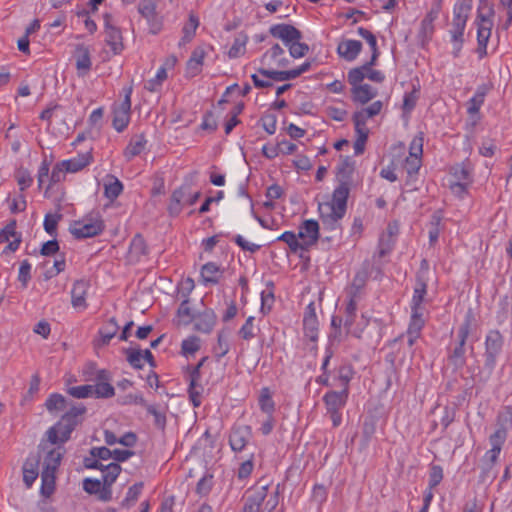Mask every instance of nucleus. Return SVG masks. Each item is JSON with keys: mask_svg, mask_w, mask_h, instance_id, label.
I'll use <instances>...</instances> for the list:
<instances>
[{"mask_svg": "<svg viewBox=\"0 0 512 512\" xmlns=\"http://www.w3.org/2000/svg\"><path fill=\"white\" fill-rule=\"evenodd\" d=\"M348 196V185L341 183L334 189L330 200L319 204L318 210L325 229L329 231L340 229V220L346 213Z\"/></svg>", "mask_w": 512, "mask_h": 512, "instance_id": "1", "label": "nucleus"}, {"mask_svg": "<svg viewBox=\"0 0 512 512\" xmlns=\"http://www.w3.org/2000/svg\"><path fill=\"white\" fill-rule=\"evenodd\" d=\"M348 395L349 389H340L339 391L330 390L323 396L327 413L334 427H338L342 422L341 410L346 405Z\"/></svg>", "mask_w": 512, "mask_h": 512, "instance_id": "5", "label": "nucleus"}, {"mask_svg": "<svg viewBox=\"0 0 512 512\" xmlns=\"http://www.w3.org/2000/svg\"><path fill=\"white\" fill-rule=\"evenodd\" d=\"M258 403L261 411L266 415H273L275 411V402L269 388L264 387L260 390Z\"/></svg>", "mask_w": 512, "mask_h": 512, "instance_id": "44", "label": "nucleus"}, {"mask_svg": "<svg viewBox=\"0 0 512 512\" xmlns=\"http://www.w3.org/2000/svg\"><path fill=\"white\" fill-rule=\"evenodd\" d=\"M60 219L61 216L59 214H47L43 223L45 231L50 235H54Z\"/></svg>", "mask_w": 512, "mask_h": 512, "instance_id": "61", "label": "nucleus"}, {"mask_svg": "<svg viewBox=\"0 0 512 512\" xmlns=\"http://www.w3.org/2000/svg\"><path fill=\"white\" fill-rule=\"evenodd\" d=\"M89 285L86 281L79 280L73 284L71 290V304L74 309L83 311L87 308L86 296Z\"/></svg>", "mask_w": 512, "mask_h": 512, "instance_id": "28", "label": "nucleus"}, {"mask_svg": "<svg viewBox=\"0 0 512 512\" xmlns=\"http://www.w3.org/2000/svg\"><path fill=\"white\" fill-rule=\"evenodd\" d=\"M7 243L5 251L15 252L21 243V236L16 232V222L12 221L0 230V244Z\"/></svg>", "mask_w": 512, "mask_h": 512, "instance_id": "25", "label": "nucleus"}, {"mask_svg": "<svg viewBox=\"0 0 512 512\" xmlns=\"http://www.w3.org/2000/svg\"><path fill=\"white\" fill-rule=\"evenodd\" d=\"M55 489V474L41 472V494L44 497H50Z\"/></svg>", "mask_w": 512, "mask_h": 512, "instance_id": "48", "label": "nucleus"}, {"mask_svg": "<svg viewBox=\"0 0 512 512\" xmlns=\"http://www.w3.org/2000/svg\"><path fill=\"white\" fill-rule=\"evenodd\" d=\"M357 32H358L359 36H361L363 39L366 40V42L368 43V45L371 48V51L373 54V60H376L377 57L379 56L376 37L372 34V32H370L369 30H367L363 27H359Z\"/></svg>", "mask_w": 512, "mask_h": 512, "instance_id": "52", "label": "nucleus"}, {"mask_svg": "<svg viewBox=\"0 0 512 512\" xmlns=\"http://www.w3.org/2000/svg\"><path fill=\"white\" fill-rule=\"evenodd\" d=\"M286 47H288L290 55L293 58L304 57L309 50L308 45L305 43H301L300 40H295L292 43L288 44Z\"/></svg>", "mask_w": 512, "mask_h": 512, "instance_id": "58", "label": "nucleus"}, {"mask_svg": "<svg viewBox=\"0 0 512 512\" xmlns=\"http://www.w3.org/2000/svg\"><path fill=\"white\" fill-rule=\"evenodd\" d=\"M73 57L75 59L77 75L80 77L86 76L92 66L89 49L84 45H78L75 49Z\"/></svg>", "mask_w": 512, "mask_h": 512, "instance_id": "27", "label": "nucleus"}, {"mask_svg": "<svg viewBox=\"0 0 512 512\" xmlns=\"http://www.w3.org/2000/svg\"><path fill=\"white\" fill-rule=\"evenodd\" d=\"M85 408L82 406H73L67 411L61 419H66V422L73 423V426L77 425V418L82 415Z\"/></svg>", "mask_w": 512, "mask_h": 512, "instance_id": "63", "label": "nucleus"}, {"mask_svg": "<svg viewBox=\"0 0 512 512\" xmlns=\"http://www.w3.org/2000/svg\"><path fill=\"white\" fill-rule=\"evenodd\" d=\"M123 91L124 99L120 103H115L113 106L112 124L114 129L118 132H122L127 128L131 114L132 87H126Z\"/></svg>", "mask_w": 512, "mask_h": 512, "instance_id": "8", "label": "nucleus"}, {"mask_svg": "<svg viewBox=\"0 0 512 512\" xmlns=\"http://www.w3.org/2000/svg\"><path fill=\"white\" fill-rule=\"evenodd\" d=\"M469 335V323H465L462 325L458 331V336L460 338L459 345L454 349L452 358L455 360L456 364L462 365L464 363V354L465 349L464 345L466 339Z\"/></svg>", "mask_w": 512, "mask_h": 512, "instance_id": "40", "label": "nucleus"}, {"mask_svg": "<svg viewBox=\"0 0 512 512\" xmlns=\"http://www.w3.org/2000/svg\"><path fill=\"white\" fill-rule=\"evenodd\" d=\"M271 34L278 39H281L285 46L295 40L301 39V33L293 26L286 24L275 25L270 30Z\"/></svg>", "mask_w": 512, "mask_h": 512, "instance_id": "33", "label": "nucleus"}, {"mask_svg": "<svg viewBox=\"0 0 512 512\" xmlns=\"http://www.w3.org/2000/svg\"><path fill=\"white\" fill-rule=\"evenodd\" d=\"M31 277V264L24 260L19 267L18 280L22 283L24 287L27 286L28 281Z\"/></svg>", "mask_w": 512, "mask_h": 512, "instance_id": "64", "label": "nucleus"}, {"mask_svg": "<svg viewBox=\"0 0 512 512\" xmlns=\"http://www.w3.org/2000/svg\"><path fill=\"white\" fill-rule=\"evenodd\" d=\"M251 435L252 431L250 426L239 425L233 427L229 437L231 449L235 452H241L244 450L251 439Z\"/></svg>", "mask_w": 512, "mask_h": 512, "instance_id": "19", "label": "nucleus"}, {"mask_svg": "<svg viewBox=\"0 0 512 512\" xmlns=\"http://www.w3.org/2000/svg\"><path fill=\"white\" fill-rule=\"evenodd\" d=\"M369 119L370 117H368L361 109L353 113L352 120L356 134L353 148L356 155L364 152L365 144L369 136V129L367 127Z\"/></svg>", "mask_w": 512, "mask_h": 512, "instance_id": "11", "label": "nucleus"}, {"mask_svg": "<svg viewBox=\"0 0 512 512\" xmlns=\"http://www.w3.org/2000/svg\"><path fill=\"white\" fill-rule=\"evenodd\" d=\"M311 63L309 61L304 62L300 66L295 69L287 70V71H278L273 69H261L260 73L265 76L272 78L275 81H287L291 79H295L300 76L302 73L308 71L310 69Z\"/></svg>", "mask_w": 512, "mask_h": 512, "instance_id": "21", "label": "nucleus"}, {"mask_svg": "<svg viewBox=\"0 0 512 512\" xmlns=\"http://www.w3.org/2000/svg\"><path fill=\"white\" fill-rule=\"evenodd\" d=\"M319 229V223L316 220L306 219L299 225L297 233L285 231L277 237V240L285 242L293 253L307 251L317 243Z\"/></svg>", "mask_w": 512, "mask_h": 512, "instance_id": "2", "label": "nucleus"}, {"mask_svg": "<svg viewBox=\"0 0 512 512\" xmlns=\"http://www.w3.org/2000/svg\"><path fill=\"white\" fill-rule=\"evenodd\" d=\"M130 254L132 257L139 258L146 254V244L142 236L136 235L130 243Z\"/></svg>", "mask_w": 512, "mask_h": 512, "instance_id": "51", "label": "nucleus"}, {"mask_svg": "<svg viewBox=\"0 0 512 512\" xmlns=\"http://www.w3.org/2000/svg\"><path fill=\"white\" fill-rule=\"evenodd\" d=\"M200 349V339L197 336H189L181 343V352L188 357L194 355Z\"/></svg>", "mask_w": 512, "mask_h": 512, "instance_id": "49", "label": "nucleus"}, {"mask_svg": "<svg viewBox=\"0 0 512 512\" xmlns=\"http://www.w3.org/2000/svg\"><path fill=\"white\" fill-rule=\"evenodd\" d=\"M224 274V268L214 262H208L201 268V280L204 285L217 284Z\"/></svg>", "mask_w": 512, "mask_h": 512, "instance_id": "34", "label": "nucleus"}, {"mask_svg": "<svg viewBox=\"0 0 512 512\" xmlns=\"http://www.w3.org/2000/svg\"><path fill=\"white\" fill-rule=\"evenodd\" d=\"M361 288V283L357 284V278L354 279L352 285L348 288L347 293L350 297L349 302L346 305L345 312L346 317L344 321V325L347 330L352 326L354 322L355 313L357 310L356 296Z\"/></svg>", "mask_w": 512, "mask_h": 512, "instance_id": "30", "label": "nucleus"}, {"mask_svg": "<svg viewBox=\"0 0 512 512\" xmlns=\"http://www.w3.org/2000/svg\"><path fill=\"white\" fill-rule=\"evenodd\" d=\"M499 11L504 13V16L499 15V24L508 29L512 23V0H499Z\"/></svg>", "mask_w": 512, "mask_h": 512, "instance_id": "46", "label": "nucleus"}, {"mask_svg": "<svg viewBox=\"0 0 512 512\" xmlns=\"http://www.w3.org/2000/svg\"><path fill=\"white\" fill-rule=\"evenodd\" d=\"M423 136L422 134H418L410 142L409 146V155L406 157L403 168L407 172L408 181H412L415 176L418 174V171L421 167L422 163V153H423Z\"/></svg>", "mask_w": 512, "mask_h": 512, "instance_id": "6", "label": "nucleus"}, {"mask_svg": "<svg viewBox=\"0 0 512 512\" xmlns=\"http://www.w3.org/2000/svg\"><path fill=\"white\" fill-rule=\"evenodd\" d=\"M486 96V88L479 87L474 96L467 103V112L470 115H474L479 112L481 106L484 103Z\"/></svg>", "mask_w": 512, "mask_h": 512, "instance_id": "45", "label": "nucleus"}, {"mask_svg": "<svg viewBox=\"0 0 512 512\" xmlns=\"http://www.w3.org/2000/svg\"><path fill=\"white\" fill-rule=\"evenodd\" d=\"M199 24V18L195 14L191 13L187 23L183 26V36L181 38L180 45H185L193 39Z\"/></svg>", "mask_w": 512, "mask_h": 512, "instance_id": "43", "label": "nucleus"}, {"mask_svg": "<svg viewBox=\"0 0 512 512\" xmlns=\"http://www.w3.org/2000/svg\"><path fill=\"white\" fill-rule=\"evenodd\" d=\"M441 11V0L435 2L421 21L420 35L422 38H430L434 32V22Z\"/></svg>", "mask_w": 512, "mask_h": 512, "instance_id": "29", "label": "nucleus"}, {"mask_svg": "<svg viewBox=\"0 0 512 512\" xmlns=\"http://www.w3.org/2000/svg\"><path fill=\"white\" fill-rule=\"evenodd\" d=\"M16 180H17V183H18V186H19L21 192L28 189L32 185V182H33L32 177L25 170H20L17 172Z\"/></svg>", "mask_w": 512, "mask_h": 512, "instance_id": "62", "label": "nucleus"}, {"mask_svg": "<svg viewBox=\"0 0 512 512\" xmlns=\"http://www.w3.org/2000/svg\"><path fill=\"white\" fill-rule=\"evenodd\" d=\"M68 393L75 398L93 397L92 385L75 386L68 389Z\"/></svg>", "mask_w": 512, "mask_h": 512, "instance_id": "60", "label": "nucleus"}, {"mask_svg": "<svg viewBox=\"0 0 512 512\" xmlns=\"http://www.w3.org/2000/svg\"><path fill=\"white\" fill-rule=\"evenodd\" d=\"M147 141L143 135L133 136L124 150V156L127 160L140 155L146 148Z\"/></svg>", "mask_w": 512, "mask_h": 512, "instance_id": "39", "label": "nucleus"}, {"mask_svg": "<svg viewBox=\"0 0 512 512\" xmlns=\"http://www.w3.org/2000/svg\"><path fill=\"white\" fill-rule=\"evenodd\" d=\"M352 98L354 102L366 104L377 96V90L369 84H351Z\"/></svg>", "mask_w": 512, "mask_h": 512, "instance_id": "35", "label": "nucleus"}, {"mask_svg": "<svg viewBox=\"0 0 512 512\" xmlns=\"http://www.w3.org/2000/svg\"><path fill=\"white\" fill-rule=\"evenodd\" d=\"M126 355L129 364L136 369L143 368L145 363L152 365L153 356L149 349L140 350L130 347L126 350Z\"/></svg>", "mask_w": 512, "mask_h": 512, "instance_id": "32", "label": "nucleus"}, {"mask_svg": "<svg viewBox=\"0 0 512 512\" xmlns=\"http://www.w3.org/2000/svg\"><path fill=\"white\" fill-rule=\"evenodd\" d=\"M104 229V224L99 216H89L75 221L70 226V232L76 238H89L100 234Z\"/></svg>", "mask_w": 512, "mask_h": 512, "instance_id": "9", "label": "nucleus"}, {"mask_svg": "<svg viewBox=\"0 0 512 512\" xmlns=\"http://www.w3.org/2000/svg\"><path fill=\"white\" fill-rule=\"evenodd\" d=\"M177 317L179 322L187 325L193 321L194 316L192 315L191 308L188 303V299L184 298L177 310Z\"/></svg>", "mask_w": 512, "mask_h": 512, "instance_id": "54", "label": "nucleus"}, {"mask_svg": "<svg viewBox=\"0 0 512 512\" xmlns=\"http://www.w3.org/2000/svg\"><path fill=\"white\" fill-rule=\"evenodd\" d=\"M263 67L284 68L289 64V60L285 57L284 49L279 45H273L267 50L260 59Z\"/></svg>", "mask_w": 512, "mask_h": 512, "instance_id": "17", "label": "nucleus"}, {"mask_svg": "<svg viewBox=\"0 0 512 512\" xmlns=\"http://www.w3.org/2000/svg\"><path fill=\"white\" fill-rule=\"evenodd\" d=\"M75 426L73 423L66 422V419H61L57 424L52 426L47 432V442L51 445H61L70 438V434Z\"/></svg>", "mask_w": 512, "mask_h": 512, "instance_id": "15", "label": "nucleus"}, {"mask_svg": "<svg viewBox=\"0 0 512 512\" xmlns=\"http://www.w3.org/2000/svg\"><path fill=\"white\" fill-rule=\"evenodd\" d=\"M254 320L253 316H249L240 328L239 335L244 340H250L255 336Z\"/></svg>", "mask_w": 512, "mask_h": 512, "instance_id": "59", "label": "nucleus"}, {"mask_svg": "<svg viewBox=\"0 0 512 512\" xmlns=\"http://www.w3.org/2000/svg\"><path fill=\"white\" fill-rule=\"evenodd\" d=\"M38 460L28 458L23 466V481L30 488L38 477Z\"/></svg>", "mask_w": 512, "mask_h": 512, "instance_id": "42", "label": "nucleus"}, {"mask_svg": "<svg viewBox=\"0 0 512 512\" xmlns=\"http://www.w3.org/2000/svg\"><path fill=\"white\" fill-rule=\"evenodd\" d=\"M470 12L460 11L453 8V19L451 23L450 36L453 43V55L459 56L462 49L463 36Z\"/></svg>", "mask_w": 512, "mask_h": 512, "instance_id": "10", "label": "nucleus"}, {"mask_svg": "<svg viewBox=\"0 0 512 512\" xmlns=\"http://www.w3.org/2000/svg\"><path fill=\"white\" fill-rule=\"evenodd\" d=\"M177 62V58L175 56H169L165 59L162 66H160L156 72L155 77L149 79L145 83V89L150 92H157L161 89L163 82L168 78V70L174 68Z\"/></svg>", "mask_w": 512, "mask_h": 512, "instance_id": "16", "label": "nucleus"}, {"mask_svg": "<svg viewBox=\"0 0 512 512\" xmlns=\"http://www.w3.org/2000/svg\"><path fill=\"white\" fill-rule=\"evenodd\" d=\"M92 394L96 398H111L114 396L115 390L110 383V376L106 370L97 373L96 383L92 385Z\"/></svg>", "mask_w": 512, "mask_h": 512, "instance_id": "22", "label": "nucleus"}, {"mask_svg": "<svg viewBox=\"0 0 512 512\" xmlns=\"http://www.w3.org/2000/svg\"><path fill=\"white\" fill-rule=\"evenodd\" d=\"M120 471L121 467L118 463L113 462L107 464L103 472V485L110 487L119 476Z\"/></svg>", "mask_w": 512, "mask_h": 512, "instance_id": "47", "label": "nucleus"}, {"mask_svg": "<svg viewBox=\"0 0 512 512\" xmlns=\"http://www.w3.org/2000/svg\"><path fill=\"white\" fill-rule=\"evenodd\" d=\"M41 454L42 472L55 474L64 454L63 446L44 443L41 445Z\"/></svg>", "mask_w": 512, "mask_h": 512, "instance_id": "13", "label": "nucleus"}, {"mask_svg": "<svg viewBox=\"0 0 512 512\" xmlns=\"http://www.w3.org/2000/svg\"><path fill=\"white\" fill-rule=\"evenodd\" d=\"M303 329L305 337H307L309 340L313 342L318 340L319 322L313 303H310L305 309L303 318Z\"/></svg>", "mask_w": 512, "mask_h": 512, "instance_id": "20", "label": "nucleus"}, {"mask_svg": "<svg viewBox=\"0 0 512 512\" xmlns=\"http://www.w3.org/2000/svg\"><path fill=\"white\" fill-rule=\"evenodd\" d=\"M485 346L486 365L492 369L503 346V337L500 332L497 330L490 331L486 336Z\"/></svg>", "mask_w": 512, "mask_h": 512, "instance_id": "14", "label": "nucleus"}, {"mask_svg": "<svg viewBox=\"0 0 512 512\" xmlns=\"http://www.w3.org/2000/svg\"><path fill=\"white\" fill-rule=\"evenodd\" d=\"M427 294V285L424 281L418 280L415 284L413 295L410 303H425Z\"/></svg>", "mask_w": 512, "mask_h": 512, "instance_id": "57", "label": "nucleus"}, {"mask_svg": "<svg viewBox=\"0 0 512 512\" xmlns=\"http://www.w3.org/2000/svg\"><path fill=\"white\" fill-rule=\"evenodd\" d=\"M376 60H373V55L371 56V60L359 67L353 68L348 72V81L350 84H359L365 78L370 81L381 83L385 79V75L379 71L372 68L375 64Z\"/></svg>", "mask_w": 512, "mask_h": 512, "instance_id": "12", "label": "nucleus"}, {"mask_svg": "<svg viewBox=\"0 0 512 512\" xmlns=\"http://www.w3.org/2000/svg\"><path fill=\"white\" fill-rule=\"evenodd\" d=\"M425 317L410 316V322L407 328L408 345L413 346L419 339L421 331L425 325Z\"/></svg>", "mask_w": 512, "mask_h": 512, "instance_id": "38", "label": "nucleus"}, {"mask_svg": "<svg viewBox=\"0 0 512 512\" xmlns=\"http://www.w3.org/2000/svg\"><path fill=\"white\" fill-rule=\"evenodd\" d=\"M267 497V488L260 487L250 493L245 501L242 512H260V507Z\"/></svg>", "mask_w": 512, "mask_h": 512, "instance_id": "36", "label": "nucleus"}, {"mask_svg": "<svg viewBox=\"0 0 512 512\" xmlns=\"http://www.w3.org/2000/svg\"><path fill=\"white\" fill-rule=\"evenodd\" d=\"M7 203L9 205V209L11 213L16 214L23 212L26 209V199L25 196L20 193L19 195L15 197H7Z\"/></svg>", "mask_w": 512, "mask_h": 512, "instance_id": "53", "label": "nucleus"}, {"mask_svg": "<svg viewBox=\"0 0 512 512\" xmlns=\"http://www.w3.org/2000/svg\"><path fill=\"white\" fill-rule=\"evenodd\" d=\"M352 379V370L348 366H342L339 368L336 381L337 386L340 389H349L348 385L350 380Z\"/></svg>", "mask_w": 512, "mask_h": 512, "instance_id": "55", "label": "nucleus"}, {"mask_svg": "<svg viewBox=\"0 0 512 512\" xmlns=\"http://www.w3.org/2000/svg\"><path fill=\"white\" fill-rule=\"evenodd\" d=\"M65 398L61 394H52L46 400V408L49 412L60 411L65 408Z\"/></svg>", "mask_w": 512, "mask_h": 512, "instance_id": "56", "label": "nucleus"}, {"mask_svg": "<svg viewBox=\"0 0 512 512\" xmlns=\"http://www.w3.org/2000/svg\"><path fill=\"white\" fill-rule=\"evenodd\" d=\"M194 329L198 332L209 334L217 323V315L211 308H206L197 313L193 318Z\"/></svg>", "mask_w": 512, "mask_h": 512, "instance_id": "18", "label": "nucleus"}, {"mask_svg": "<svg viewBox=\"0 0 512 512\" xmlns=\"http://www.w3.org/2000/svg\"><path fill=\"white\" fill-rule=\"evenodd\" d=\"M200 195V192H192L187 186H181L174 190L168 205L169 214L172 216L179 215L184 207L194 205Z\"/></svg>", "mask_w": 512, "mask_h": 512, "instance_id": "7", "label": "nucleus"}, {"mask_svg": "<svg viewBox=\"0 0 512 512\" xmlns=\"http://www.w3.org/2000/svg\"><path fill=\"white\" fill-rule=\"evenodd\" d=\"M495 9L492 0H479L473 25L477 31V54L480 59L487 55V45L494 27Z\"/></svg>", "mask_w": 512, "mask_h": 512, "instance_id": "3", "label": "nucleus"}, {"mask_svg": "<svg viewBox=\"0 0 512 512\" xmlns=\"http://www.w3.org/2000/svg\"><path fill=\"white\" fill-rule=\"evenodd\" d=\"M117 331L118 325L115 319L111 318L99 331L102 343L108 344L109 341L116 335Z\"/></svg>", "mask_w": 512, "mask_h": 512, "instance_id": "50", "label": "nucleus"}, {"mask_svg": "<svg viewBox=\"0 0 512 512\" xmlns=\"http://www.w3.org/2000/svg\"><path fill=\"white\" fill-rule=\"evenodd\" d=\"M123 191L122 183L114 176L108 175L104 180V195L109 200H115Z\"/></svg>", "mask_w": 512, "mask_h": 512, "instance_id": "41", "label": "nucleus"}, {"mask_svg": "<svg viewBox=\"0 0 512 512\" xmlns=\"http://www.w3.org/2000/svg\"><path fill=\"white\" fill-rule=\"evenodd\" d=\"M206 55L207 50L203 46L196 47L193 50L186 65V73L189 77H194L201 72Z\"/></svg>", "mask_w": 512, "mask_h": 512, "instance_id": "31", "label": "nucleus"}, {"mask_svg": "<svg viewBox=\"0 0 512 512\" xmlns=\"http://www.w3.org/2000/svg\"><path fill=\"white\" fill-rule=\"evenodd\" d=\"M105 39L114 52H119L122 49L121 32L111 24L108 16L105 17Z\"/></svg>", "mask_w": 512, "mask_h": 512, "instance_id": "37", "label": "nucleus"}, {"mask_svg": "<svg viewBox=\"0 0 512 512\" xmlns=\"http://www.w3.org/2000/svg\"><path fill=\"white\" fill-rule=\"evenodd\" d=\"M92 161V152L86 151L58 162L52 170L51 182L58 183L62 181L65 178L66 173H77L90 165Z\"/></svg>", "mask_w": 512, "mask_h": 512, "instance_id": "4", "label": "nucleus"}, {"mask_svg": "<svg viewBox=\"0 0 512 512\" xmlns=\"http://www.w3.org/2000/svg\"><path fill=\"white\" fill-rule=\"evenodd\" d=\"M471 168L468 165H456L452 169V175L456 182L451 185L454 193L461 194L466 191L467 186L471 182Z\"/></svg>", "mask_w": 512, "mask_h": 512, "instance_id": "23", "label": "nucleus"}, {"mask_svg": "<svg viewBox=\"0 0 512 512\" xmlns=\"http://www.w3.org/2000/svg\"><path fill=\"white\" fill-rule=\"evenodd\" d=\"M139 13L147 19L150 30L156 34L161 28V23L156 16V2L155 0H141L138 6Z\"/></svg>", "mask_w": 512, "mask_h": 512, "instance_id": "24", "label": "nucleus"}, {"mask_svg": "<svg viewBox=\"0 0 512 512\" xmlns=\"http://www.w3.org/2000/svg\"><path fill=\"white\" fill-rule=\"evenodd\" d=\"M362 50V43L353 39H342L337 46L338 55L348 61H354Z\"/></svg>", "mask_w": 512, "mask_h": 512, "instance_id": "26", "label": "nucleus"}]
</instances>
